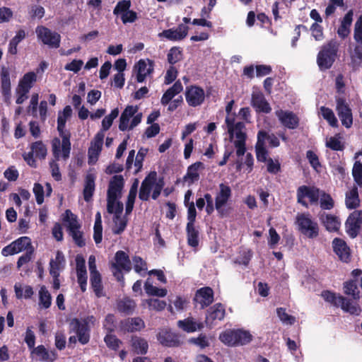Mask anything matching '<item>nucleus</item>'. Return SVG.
Masks as SVG:
<instances>
[{"mask_svg": "<svg viewBox=\"0 0 362 362\" xmlns=\"http://www.w3.org/2000/svg\"><path fill=\"white\" fill-rule=\"evenodd\" d=\"M343 291L345 295L351 296V298H346L329 290L323 291L321 296L326 302L334 307L341 308L343 311L351 315H359L361 309L356 302H354V300H358L361 297L356 281L351 279L344 282Z\"/></svg>", "mask_w": 362, "mask_h": 362, "instance_id": "f257e3e1", "label": "nucleus"}, {"mask_svg": "<svg viewBox=\"0 0 362 362\" xmlns=\"http://www.w3.org/2000/svg\"><path fill=\"white\" fill-rule=\"evenodd\" d=\"M339 44L335 39H332L324 44L317 55V64L320 71L329 69L335 62Z\"/></svg>", "mask_w": 362, "mask_h": 362, "instance_id": "f03ea898", "label": "nucleus"}, {"mask_svg": "<svg viewBox=\"0 0 362 362\" xmlns=\"http://www.w3.org/2000/svg\"><path fill=\"white\" fill-rule=\"evenodd\" d=\"M253 336L243 329H229L221 332L219 340L228 346H243L252 341Z\"/></svg>", "mask_w": 362, "mask_h": 362, "instance_id": "7ed1b4c3", "label": "nucleus"}, {"mask_svg": "<svg viewBox=\"0 0 362 362\" xmlns=\"http://www.w3.org/2000/svg\"><path fill=\"white\" fill-rule=\"evenodd\" d=\"M218 187L219 190L216 192L214 199L217 214L221 218H227L232 211V208L227 205L232 196V190L228 185L224 183H221Z\"/></svg>", "mask_w": 362, "mask_h": 362, "instance_id": "20e7f679", "label": "nucleus"}, {"mask_svg": "<svg viewBox=\"0 0 362 362\" xmlns=\"http://www.w3.org/2000/svg\"><path fill=\"white\" fill-rule=\"evenodd\" d=\"M124 180L122 175H115L110 180L107 192V211L112 214L116 200L121 197Z\"/></svg>", "mask_w": 362, "mask_h": 362, "instance_id": "39448f33", "label": "nucleus"}, {"mask_svg": "<svg viewBox=\"0 0 362 362\" xmlns=\"http://www.w3.org/2000/svg\"><path fill=\"white\" fill-rule=\"evenodd\" d=\"M64 221L68 222L67 231L72 238L74 244L79 247H84L86 240L83 237V232L80 230L81 226L77 221V216L69 209H67L65 211Z\"/></svg>", "mask_w": 362, "mask_h": 362, "instance_id": "423d86ee", "label": "nucleus"}, {"mask_svg": "<svg viewBox=\"0 0 362 362\" xmlns=\"http://www.w3.org/2000/svg\"><path fill=\"white\" fill-rule=\"evenodd\" d=\"M95 317L93 315L88 316L86 318L79 320L73 318L70 322L71 329L76 334L78 341L84 345L90 341V327L89 323L93 324Z\"/></svg>", "mask_w": 362, "mask_h": 362, "instance_id": "0eeeda50", "label": "nucleus"}, {"mask_svg": "<svg viewBox=\"0 0 362 362\" xmlns=\"http://www.w3.org/2000/svg\"><path fill=\"white\" fill-rule=\"evenodd\" d=\"M296 223L298 230L309 238H315L319 235V226L316 221L312 219L310 214H298Z\"/></svg>", "mask_w": 362, "mask_h": 362, "instance_id": "6e6552de", "label": "nucleus"}, {"mask_svg": "<svg viewBox=\"0 0 362 362\" xmlns=\"http://www.w3.org/2000/svg\"><path fill=\"white\" fill-rule=\"evenodd\" d=\"M320 195V189L315 186L301 185L296 190L297 202L305 208H308V199L310 204H317Z\"/></svg>", "mask_w": 362, "mask_h": 362, "instance_id": "1a4fd4ad", "label": "nucleus"}, {"mask_svg": "<svg viewBox=\"0 0 362 362\" xmlns=\"http://www.w3.org/2000/svg\"><path fill=\"white\" fill-rule=\"evenodd\" d=\"M66 119L64 117H62L60 112L58 114L57 131L62 138V157L65 160L69 158L71 152V133L65 130Z\"/></svg>", "mask_w": 362, "mask_h": 362, "instance_id": "9d476101", "label": "nucleus"}, {"mask_svg": "<svg viewBox=\"0 0 362 362\" xmlns=\"http://www.w3.org/2000/svg\"><path fill=\"white\" fill-rule=\"evenodd\" d=\"M35 249L32 245L31 239L28 236H22L11 242L1 250L2 255L7 257Z\"/></svg>", "mask_w": 362, "mask_h": 362, "instance_id": "9b49d317", "label": "nucleus"}, {"mask_svg": "<svg viewBox=\"0 0 362 362\" xmlns=\"http://www.w3.org/2000/svg\"><path fill=\"white\" fill-rule=\"evenodd\" d=\"M35 32L37 38L40 40L43 44L48 45L51 48H58L60 46L61 36L56 32H52L49 28L38 25Z\"/></svg>", "mask_w": 362, "mask_h": 362, "instance_id": "f8f14e48", "label": "nucleus"}, {"mask_svg": "<svg viewBox=\"0 0 362 362\" xmlns=\"http://www.w3.org/2000/svg\"><path fill=\"white\" fill-rule=\"evenodd\" d=\"M185 100L189 107H196L202 105L205 100L204 89L197 85H190L185 88Z\"/></svg>", "mask_w": 362, "mask_h": 362, "instance_id": "ddd939ff", "label": "nucleus"}, {"mask_svg": "<svg viewBox=\"0 0 362 362\" xmlns=\"http://www.w3.org/2000/svg\"><path fill=\"white\" fill-rule=\"evenodd\" d=\"M362 225V211L356 210L349 216L345 223V228L347 234L350 238H356Z\"/></svg>", "mask_w": 362, "mask_h": 362, "instance_id": "4468645a", "label": "nucleus"}, {"mask_svg": "<svg viewBox=\"0 0 362 362\" xmlns=\"http://www.w3.org/2000/svg\"><path fill=\"white\" fill-rule=\"evenodd\" d=\"M336 103V110L342 125L346 128H350L353 124L351 109L343 98H337Z\"/></svg>", "mask_w": 362, "mask_h": 362, "instance_id": "2eb2a0df", "label": "nucleus"}, {"mask_svg": "<svg viewBox=\"0 0 362 362\" xmlns=\"http://www.w3.org/2000/svg\"><path fill=\"white\" fill-rule=\"evenodd\" d=\"M61 146V141L59 138L55 137L52 141V154L54 158V160H52L49 162V167L51 169V174L52 177L56 181L62 180V174L59 170V164L57 163V160H59L60 158V155L62 152Z\"/></svg>", "mask_w": 362, "mask_h": 362, "instance_id": "dca6fc26", "label": "nucleus"}, {"mask_svg": "<svg viewBox=\"0 0 362 362\" xmlns=\"http://www.w3.org/2000/svg\"><path fill=\"white\" fill-rule=\"evenodd\" d=\"M0 89L5 103H8L11 97V81L10 69L2 66L0 70Z\"/></svg>", "mask_w": 362, "mask_h": 362, "instance_id": "f3484780", "label": "nucleus"}, {"mask_svg": "<svg viewBox=\"0 0 362 362\" xmlns=\"http://www.w3.org/2000/svg\"><path fill=\"white\" fill-rule=\"evenodd\" d=\"M136 71V81L143 83L147 76L151 74L154 70V62L147 59H140L134 66Z\"/></svg>", "mask_w": 362, "mask_h": 362, "instance_id": "a211bd4d", "label": "nucleus"}, {"mask_svg": "<svg viewBox=\"0 0 362 362\" xmlns=\"http://www.w3.org/2000/svg\"><path fill=\"white\" fill-rule=\"evenodd\" d=\"M157 180V173L151 171L146 176L141 182L140 187L139 198L142 201H148L151 194L153 187Z\"/></svg>", "mask_w": 362, "mask_h": 362, "instance_id": "6ab92c4d", "label": "nucleus"}, {"mask_svg": "<svg viewBox=\"0 0 362 362\" xmlns=\"http://www.w3.org/2000/svg\"><path fill=\"white\" fill-rule=\"evenodd\" d=\"M332 247L333 251L341 261L346 263L351 261L350 248L344 240L335 238L332 240Z\"/></svg>", "mask_w": 362, "mask_h": 362, "instance_id": "aec40b11", "label": "nucleus"}, {"mask_svg": "<svg viewBox=\"0 0 362 362\" xmlns=\"http://www.w3.org/2000/svg\"><path fill=\"white\" fill-rule=\"evenodd\" d=\"M189 27L184 24H180L176 29L170 28L164 30L159 33V37H163L171 41H180L187 35Z\"/></svg>", "mask_w": 362, "mask_h": 362, "instance_id": "412c9836", "label": "nucleus"}, {"mask_svg": "<svg viewBox=\"0 0 362 362\" xmlns=\"http://www.w3.org/2000/svg\"><path fill=\"white\" fill-rule=\"evenodd\" d=\"M194 300L202 308L208 307L214 302V291L209 286L202 287L196 291Z\"/></svg>", "mask_w": 362, "mask_h": 362, "instance_id": "4be33fe9", "label": "nucleus"}, {"mask_svg": "<svg viewBox=\"0 0 362 362\" xmlns=\"http://www.w3.org/2000/svg\"><path fill=\"white\" fill-rule=\"evenodd\" d=\"M251 105L257 112L268 114L272 111L269 103L262 92H256L252 94Z\"/></svg>", "mask_w": 362, "mask_h": 362, "instance_id": "5701e85b", "label": "nucleus"}, {"mask_svg": "<svg viewBox=\"0 0 362 362\" xmlns=\"http://www.w3.org/2000/svg\"><path fill=\"white\" fill-rule=\"evenodd\" d=\"M157 339L160 344L167 347L178 346L180 344L178 336L168 329L160 330L157 335Z\"/></svg>", "mask_w": 362, "mask_h": 362, "instance_id": "b1692460", "label": "nucleus"}, {"mask_svg": "<svg viewBox=\"0 0 362 362\" xmlns=\"http://www.w3.org/2000/svg\"><path fill=\"white\" fill-rule=\"evenodd\" d=\"M276 116L278 117L281 123L286 128L294 129L298 127L299 124L298 117L293 112L284 110L276 111Z\"/></svg>", "mask_w": 362, "mask_h": 362, "instance_id": "393cba45", "label": "nucleus"}, {"mask_svg": "<svg viewBox=\"0 0 362 362\" xmlns=\"http://www.w3.org/2000/svg\"><path fill=\"white\" fill-rule=\"evenodd\" d=\"M145 327L144 320L140 317L127 318L120 322V329L124 332H134Z\"/></svg>", "mask_w": 362, "mask_h": 362, "instance_id": "a878e982", "label": "nucleus"}, {"mask_svg": "<svg viewBox=\"0 0 362 362\" xmlns=\"http://www.w3.org/2000/svg\"><path fill=\"white\" fill-rule=\"evenodd\" d=\"M225 315L226 310L224 306L220 303H216L208 310L206 322L213 323L215 320H222Z\"/></svg>", "mask_w": 362, "mask_h": 362, "instance_id": "bb28decb", "label": "nucleus"}, {"mask_svg": "<svg viewBox=\"0 0 362 362\" xmlns=\"http://www.w3.org/2000/svg\"><path fill=\"white\" fill-rule=\"evenodd\" d=\"M320 219L329 232H337L339 230L341 223L337 216L324 214L320 216Z\"/></svg>", "mask_w": 362, "mask_h": 362, "instance_id": "cd10ccee", "label": "nucleus"}, {"mask_svg": "<svg viewBox=\"0 0 362 362\" xmlns=\"http://www.w3.org/2000/svg\"><path fill=\"white\" fill-rule=\"evenodd\" d=\"M137 112V107L128 105L123 110L119 118V129L124 132L128 129L129 122L131 117H132Z\"/></svg>", "mask_w": 362, "mask_h": 362, "instance_id": "c85d7f7f", "label": "nucleus"}, {"mask_svg": "<svg viewBox=\"0 0 362 362\" xmlns=\"http://www.w3.org/2000/svg\"><path fill=\"white\" fill-rule=\"evenodd\" d=\"M115 263L112 264L114 268L123 269L126 272L131 270V262L128 255L122 251L119 250L115 253Z\"/></svg>", "mask_w": 362, "mask_h": 362, "instance_id": "c756f323", "label": "nucleus"}, {"mask_svg": "<svg viewBox=\"0 0 362 362\" xmlns=\"http://www.w3.org/2000/svg\"><path fill=\"white\" fill-rule=\"evenodd\" d=\"M183 86L182 83L178 80L169 88L163 95L160 103L163 105H166L170 103L172 99L180 92L182 91Z\"/></svg>", "mask_w": 362, "mask_h": 362, "instance_id": "7c9ffc66", "label": "nucleus"}, {"mask_svg": "<svg viewBox=\"0 0 362 362\" xmlns=\"http://www.w3.org/2000/svg\"><path fill=\"white\" fill-rule=\"evenodd\" d=\"M95 176L93 174L88 173L85 177L84 188L83 190V199L88 202L91 200L95 188Z\"/></svg>", "mask_w": 362, "mask_h": 362, "instance_id": "2f4dec72", "label": "nucleus"}, {"mask_svg": "<svg viewBox=\"0 0 362 362\" xmlns=\"http://www.w3.org/2000/svg\"><path fill=\"white\" fill-rule=\"evenodd\" d=\"M200 168H204V163L200 161L195 162L190 165L187 168V173L183 177L184 181L187 182L189 180L190 184L198 181L199 180V170Z\"/></svg>", "mask_w": 362, "mask_h": 362, "instance_id": "473e14b6", "label": "nucleus"}, {"mask_svg": "<svg viewBox=\"0 0 362 362\" xmlns=\"http://www.w3.org/2000/svg\"><path fill=\"white\" fill-rule=\"evenodd\" d=\"M31 353L35 354L38 359L42 361L53 362L57 358L55 351H49L44 345H39L33 348Z\"/></svg>", "mask_w": 362, "mask_h": 362, "instance_id": "72a5a7b5", "label": "nucleus"}, {"mask_svg": "<svg viewBox=\"0 0 362 362\" xmlns=\"http://www.w3.org/2000/svg\"><path fill=\"white\" fill-rule=\"evenodd\" d=\"M131 345L133 351L137 354L144 355L148 349V341L145 339L136 335L132 337Z\"/></svg>", "mask_w": 362, "mask_h": 362, "instance_id": "f704fd0d", "label": "nucleus"}, {"mask_svg": "<svg viewBox=\"0 0 362 362\" xmlns=\"http://www.w3.org/2000/svg\"><path fill=\"white\" fill-rule=\"evenodd\" d=\"M36 81L37 74L34 71H29L19 80L17 88L30 92Z\"/></svg>", "mask_w": 362, "mask_h": 362, "instance_id": "c9c22d12", "label": "nucleus"}, {"mask_svg": "<svg viewBox=\"0 0 362 362\" xmlns=\"http://www.w3.org/2000/svg\"><path fill=\"white\" fill-rule=\"evenodd\" d=\"M345 204L349 209H354L359 206L360 199L357 187L354 186L346 193Z\"/></svg>", "mask_w": 362, "mask_h": 362, "instance_id": "e433bc0d", "label": "nucleus"}, {"mask_svg": "<svg viewBox=\"0 0 362 362\" xmlns=\"http://www.w3.org/2000/svg\"><path fill=\"white\" fill-rule=\"evenodd\" d=\"M179 328L187 333L194 332L197 329L200 330L203 328L202 323H197L193 320L192 317H187L183 320L177 322Z\"/></svg>", "mask_w": 362, "mask_h": 362, "instance_id": "4c0bfd02", "label": "nucleus"}, {"mask_svg": "<svg viewBox=\"0 0 362 362\" xmlns=\"http://www.w3.org/2000/svg\"><path fill=\"white\" fill-rule=\"evenodd\" d=\"M117 307L119 313L129 315L134 313L136 303L134 300L129 298H124L117 302Z\"/></svg>", "mask_w": 362, "mask_h": 362, "instance_id": "58836bf2", "label": "nucleus"}, {"mask_svg": "<svg viewBox=\"0 0 362 362\" xmlns=\"http://www.w3.org/2000/svg\"><path fill=\"white\" fill-rule=\"evenodd\" d=\"M187 244L190 247H197L199 245V230L195 228L194 224H187L186 226Z\"/></svg>", "mask_w": 362, "mask_h": 362, "instance_id": "ea45409f", "label": "nucleus"}, {"mask_svg": "<svg viewBox=\"0 0 362 362\" xmlns=\"http://www.w3.org/2000/svg\"><path fill=\"white\" fill-rule=\"evenodd\" d=\"M90 286L95 296L100 298L104 296L103 293V286L102 284V279L100 272L90 274Z\"/></svg>", "mask_w": 362, "mask_h": 362, "instance_id": "a19ab883", "label": "nucleus"}, {"mask_svg": "<svg viewBox=\"0 0 362 362\" xmlns=\"http://www.w3.org/2000/svg\"><path fill=\"white\" fill-rule=\"evenodd\" d=\"M260 137L261 141L265 144L267 140L269 143V146L271 148H276L279 146L280 141L278 137L274 134H268L264 130L259 131L257 133V138Z\"/></svg>", "mask_w": 362, "mask_h": 362, "instance_id": "79ce46f5", "label": "nucleus"}, {"mask_svg": "<svg viewBox=\"0 0 362 362\" xmlns=\"http://www.w3.org/2000/svg\"><path fill=\"white\" fill-rule=\"evenodd\" d=\"M260 137L257 138L255 144L256 157L259 162L266 163L268 160V151L265 147V144L261 141Z\"/></svg>", "mask_w": 362, "mask_h": 362, "instance_id": "37998d69", "label": "nucleus"}, {"mask_svg": "<svg viewBox=\"0 0 362 362\" xmlns=\"http://www.w3.org/2000/svg\"><path fill=\"white\" fill-rule=\"evenodd\" d=\"M14 291L18 299H21L23 297L26 299L30 298L34 294L32 286L27 285L23 288L21 284L18 283L14 285Z\"/></svg>", "mask_w": 362, "mask_h": 362, "instance_id": "c03bdc74", "label": "nucleus"}, {"mask_svg": "<svg viewBox=\"0 0 362 362\" xmlns=\"http://www.w3.org/2000/svg\"><path fill=\"white\" fill-rule=\"evenodd\" d=\"M30 149L33 151L36 158L40 160L45 158L47 149L42 141L33 142L30 144Z\"/></svg>", "mask_w": 362, "mask_h": 362, "instance_id": "a18cd8bd", "label": "nucleus"}, {"mask_svg": "<svg viewBox=\"0 0 362 362\" xmlns=\"http://www.w3.org/2000/svg\"><path fill=\"white\" fill-rule=\"evenodd\" d=\"M39 303L45 309L49 308L52 305V296L45 286H42L39 291Z\"/></svg>", "mask_w": 362, "mask_h": 362, "instance_id": "49530a36", "label": "nucleus"}, {"mask_svg": "<svg viewBox=\"0 0 362 362\" xmlns=\"http://www.w3.org/2000/svg\"><path fill=\"white\" fill-rule=\"evenodd\" d=\"M182 57V49L179 47H173L170 49L167 54L168 62L171 64V66H173L177 62L181 61Z\"/></svg>", "mask_w": 362, "mask_h": 362, "instance_id": "de8ad7c7", "label": "nucleus"}, {"mask_svg": "<svg viewBox=\"0 0 362 362\" xmlns=\"http://www.w3.org/2000/svg\"><path fill=\"white\" fill-rule=\"evenodd\" d=\"M320 112L323 118L328 122L330 126L332 127L338 126L337 119L332 109L322 106L320 107Z\"/></svg>", "mask_w": 362, "mask_h": 362, "instance_id": "09e8293b", "label": "nucleus"}, {"mask_svg": "<svg viewBox=\"0 0 362 362\" xmlns=\"http://www.w3.org/2000/svg\"><path fill=\"white\" fill-rule=\"evenodd\" d=\"M106 346L111 350L117 351L122 341L112 333H107L104 337Z\"/></svg>", "mask_w": 362, "mask_h": 362, "instance_id": "8fccbe9b", "label": "nucleus"}, {"mask_svg": "<svg viewBox=\"0 0 362 362\" xmlns=\"http://www.w3.org/2000/svg\"><path fill=\"white\" fill-rule=\"evenodd\" d=\"M320 204L323 210H330L334 206V202L329 194L320 191Z\"/></svg>", "mask_w": 362, "mask_h": 362, "instance_id": "3c124183", "label": "nucleus"}, {"mask_svg": "<svg viewBox=\"0 0 362 362\" xmlns=\"http://www.w3.org/2000/svg\"><path fill=\"white\" fill-rule=\"evenodd\" d=\"M119 115L118 108L113 109L110 114L105 116L102 121V131L106 132L112 126L113 121L115 118L117 117Z\"/></svg>", "mask_w": 362, "mask_h": 362, "instance_id": "603ef678", "label": "nucleus"}, {"mask_svg": "<svg viewBox=\"0 0 362 362\" xmlns=\"http://www.w3.org/2000/svg\"><path fill=\"white\" fill-rule=\"evenodd\" d=\"M144 289L146 293L150 296L164 297L167 294V290L165 288H159L149 284L148 281H146L144 284Z\"/></svg>", "mask_w": 362, "mask_h": 362, "instance_id": "864d4df0", "label": "nucleus"}, {"mask_svg": "<svg viewBox=\"0 0 362 362\" xmlns=\"http://www.w3.org/2000/svg\"><path fill=\"white\" fill-rule=\"evenodd\" d=\"M64 262V256L61 251H57L55 259H51L49 262V273H59L60 267Z\"/></svg>", "mask_w": 362, "mask_h": 362, "instance_id": "5fc2aeb1", "label": "nucleus"}, {"mask_svg": "<svg viewBox=\"0 0 362 362\" xmlns=\"http://www.w3.org/2000/svg\"><path fill=\"white\" fill-rule=\"evenodd\" d=\"M130 0H121L117 2L115 8L113 9V14L116 16H120V17L127 12L131 7Z\"/></svg>", "mask_w": 362, "mask_h": 362, "instance_id": "6e6d98bb", "label": "nucleus"}, {"mask_svg": "<svg viewBox=\"0 0 362 362\" xmlns=\"http://www.w3.org/2000/svg\"><path fill=\"white\" fill-rule=\"evenodd\" d=\"M147 153H148L147 148H141L139 150L137 155L135 158L134 166H135L136 169L134 170V174H135V175L137 174L142 169L143 162H144V158H145L146 155L147 154Z\"/></svg>", "mask_w": 362, "mask_h": 362, "instance_id": "4d7b16f0", "label": "nucleus"}, {"mask_svg": "<svg viewBox=\"0 0 362 362\" xmlns=\"http://www.w3.org/2000/svg\"><path fill=\"white\" fill-rule=\"evenodd\" d=\"M104 136L105 135L103 132H99L96 134L93 142V146H91L88 150L89 153L91 152V151H95L96 154H98L101 151Z\"/></svg>", "mask_w": 362, "mask_h": 362, "instance_id": "13d9d810", "label": "nucleus"}, {"mask_svg": "<svg viewBox=\"0 0 362 362\" xmlns=\"http://www.w3.org/2000/svg\"><path fill=\"white\" fill-rule=\"evenodd\" d=\"M352 175L356 184L362 187V163L356 161L352 169Z\"/></svg>", "mask_w": 362, "mask_h": 362, "instance_id": "bf43d9fd", "label": "nucleus"}, {"mask_svg": "<svg viewBox=\"0 0 362 362\" xmlns=\"http://www.w3.org/2000/svg\"><path fill=\"white\" fill-rule=\"evenodd\" d=\"M103 328L107 333H112L115 328V317L113 314H107L103 322Z\"/></svg>", "mask_w": 362, "mask_h": 362, "instance_id": "052dcab7", "label": "nucleus"}, {"mask_svg": "<svg viewBox=\"0 0 362 362\" xmlns=\"http://www.w3.org/2000/svg\"><path fill=\"white\" fill-rule=\"evenodd\" d=\"M191 344H193L201 349H205L209 346V341L205 334H201L197 338L192 337L189 340Z\"/></svg>", "mask_w": 362, "mask_h": 362, "instance_id": "680f3d73", "label": "nucleus"}, {"mask_svg": "<svg viewBox=\"0 0 362 362\" xmlns=\"http://www.w3.org/2000/svg\"><path fill=\"white\" fill-rule=\"evenodd\" d=\"M45 8L42 6L33 5L29 11V15L32 20L36 18L41 19L45 16Z\"/></svg>", "mask_w": 362, "mask_h": 362, "instance_id": "e2e57ef3", "label": "nucleus"}, {"mask_svg": "<svg viewBox=\"0 0 362 362\" xmlns=\"http://www.w3.org/2000/svg\"><path fill=\"white\" fill-rule=\"evenodd\" d=\"M276 313L279 319L283 322L292 325L295 322V317L292 315H288L286 309L284 308H278L276 309Z\"/></svg>", "mask_w": 362, "mask_h": 362, "instance_id": "0e129e2a", "label": "nucleus"}, {"mask_svg": "<svg viewBox=\"0 0 362 362\" xmlns=\"http://www.w3.org/2000/svg\"><path fill=\"white\" fill-rule=\"evenodd\" d=\"M306 158L312 168L315 170H317V169L321 167L318 156L312 150H309L306 152Z\"/></svg>", "mask_w": 362, "mask_h": 362, "instance_id": "69168bd1", "label": "nucleus"}, {"mask_svg": "<svg viewBox=\"0 0 362 362\" xmlns=\"http://www.w3.org/2000/svg\"><path fill=\"white\" fill-rule=\"evenodd\" d=\"M327 147L329 148L333 151H343L344 145L342 144L339 139L335 136H332L326 143Z\"/></svg>", "mask_w": 362, "mask_h": 362, "instance_id": "338daca9", "label": "nucleus"}, {"mask_svg": "<svg viewBox=\"0 0 362 362\" xmlns=\"http://www.w3.org/2000/svg\"><path fill=\"white\" fill-rule=\"evenodd\" d=\"M267 163V170L269 173L276 175L281 171V163L279 160H274L272 158H269Z\"/></svg>", "mask_w": 362, "mask_h": 362, "instance_id": "774afa93", "label": "nucleus"}]
</instances>
